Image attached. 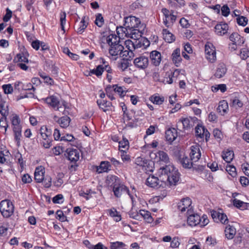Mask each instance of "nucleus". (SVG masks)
Listing matches in <instances>:
<instances>
[{
	"label": "nucleus",
	"instance_id": "nucleus-1",
	"mask_svg": "<svg viewBox=\"0 0 249 249\" xmlns=\"http://www.w3.org/2000/svg\"><path fill=\"white\" fill-rule=\"evenodd\" d=\"M124 25L128 30L129 35L132 38L140 37L142 36L141 21L134 16H129L125 18Z\"/></svg>",
	"mask_w": 249,
	"mask_h": 249
},
{
	"label": "nucleus",
	"instance_id": "nucleus-2",
	"mask_svg": "<svg viewBox=\"0 0 249 249\" xmlns=\"http://www.w3.org/2000/svg\"><path fill=\"white\" fill-rule=\"evenodd\" d=\"M161 174L166 175L170 185H177L179 180V173L176 168L171 164L163 166L160 169Z\"/></svg>",
	"mask_w": 249,
	"mask_h": 249
},
{
	"label": "nucleus",
	"instance_id": "nucleus-3",
	"mask_svg": "<svg viewBox=\"0 0 249 249\" xmlns=\"http://www.w3.org/2000/svg\"><path fill=\"white\" fill-rule=\"evenodd\" d=\"M29 53L24 46H19V52L17 54V58L18 63L17 66L21 69L26 71L28 67L26 66V63L29 62L28 57Z\"/></svg>",
	"mask_w": 249,
	"mask_h": 249
},
{
	"label": "nucleus",
	"instance_id": "nucleus-4",
	"mask_svg": "<svg viewBox=\"0 0 249 249\" xmlns=\"http://www.w3.org/2000/svg\"><path fill=\"white\" fill-rule=\"evenodd\" d=\"M0 212L3 217L8 218L14 212V206L9 200H3L0 202Z\"/></svg>",
	"mask_w": 249,
	"mask_h": 249
},
{
	"label": "nucleus",
	"instance_id": "nucleus-5",
	"mask_svg": "<svg viewBox=\"0 0 249 249\" xmlns=\"http://www.w3.org/2000/svg\"><path fill=\"white\" fill-rule=\"evenodd\" d=\"M192 201L189 197L182 198L178 204V209L182 213L187 214L192 212L193 211L192 206Z\"/></svg>",
	"mask_w": 249,
	"mask_h": 249
},
{
	"label": "nucleus",
	"instance_id": "nucleus-6",
	"mask_svg": "<svg viewBox=\"0 0 249 249\" xmlns=\"http://www.w3.org/2000/svg\"><path fill=\"white\" fill-rule=\"evenodd\" d=\"M205 52L207 59L210 63H214L216 60V50L211 43L208 42L205 46Z\"/></svg>",
	"mask_w": 249,
	"mask_h": 249
},
{
	"label": "nucleus",
	"instance_id": "nucleus-7",
	"mask_svg": "<svg viewBox=\"0 0 249 249\" xmlns=\"http://www.w3.org/2000/svg\"><path fill=\"white\" fill-rule=\"evenodd\" d=\"M238 196L239 199H243L242 196L237 193H234L232 194V197L234 198L232 200L233 205L241 210L249 209V203L245 202L243 201H241L240 199L236 198Z\"/></svg>",
	"mask_w": 249,
	"mask_h": 249
},
{
	"label": "nucleus",
	"instance_id": "nucleus-8",
	"mask_svg": "<svg viewBox=\"0 0 249 249\" xmlns=\"http://www.w3.org/2000/svg\"><path fill=\"white\" fill-rule=\"evenodd\" d=\"M124 47L121 42L111 47H109L108 53L113 59L116 60L119 57V55H121L124 53Z\"/></svg>",
	"mask_w": 249,
	"mask_h": 249
},
{
	"label": "nucleus",
	"instance_id": "nucleus-9",
	"mask_svg": "<svg viewBox=\"0 0 249 249\" xmlns=\"http://www.w3.org/2000/svg\"><path fill=\"white\" fill-rule=\"evenodd\" d=\"M133 63L134 66L138 69L144 70L148 66L149 60L147 57L141 55L134 59Z\"/></svg>",
	"mask_w": 249,
	"mask_h": 249
},
{
	"label": "nucleus",
	"instance_id": "nucleus-10",
	"mask_svg": "<svg viewBox=\"0 0 249 249\" xmlns=\"http://www.w3.org/2000/svg\"><path fill=\"white\" fill-rule=\"evenodd\" d=\"M67 154L69 160L71 162H73L74 163V165H71V168H75V167H77V165L75 163L79 159V151L76 149H68Z\"/></svg>",
	"mask_w": 249,
	"mask_h": 249
},
{
	"label": "nucleus",
	"instance_id": "nucleus-11",
	"mask_svg": "<svg viewBox=\"0 0 249 249\" xmlns=\"http://www.w3.org/2000/svg\"><path fill=\"white\" fill-rule=\"evenodd\" d=\"M190 157L191 161H197L201 157L200 146L198 144L192 145L190 148Z\"/></svg>",
	"mask_w": 249,
	"mask_h": 249
},
{
	"label": "nucleus",
	"instance_id": "nucleus-12",
	"mask_svg": "<svg viewBox=\"0 0 249 249\" xmlns=\"http://www.w3.org/2000/svg\"><path fill=\"white\" fill-rule=\"evenodd\" d=\"M17 87L18 88H17V90H18L19 92H21L19 95L18 96L17 98V100H19L21 99H23L24 98L28 97L27 93L26 91L27 90L30 89L31 85H24L21 82H18V84H17Z\"/></svg>",
	"mask_w": 249,
	"mask_h": 249
},
{
	"label": "nucleus",
	"instance_id": "nucleus-13",
	"mask_svg": "<svg viewBox=\"0 0 249 249\" xmlns=\"http://www.w3.org/2000/svg\"><path fill=\"white\" fill-rule=\"evenodd\" d=\"M186 216H187V222L190 226H196L200 223V216L197 214L194 213L193 211L192 213L187 214Z\"/></svg>",
	"mask_w": 249,
	"mask_h": 249
},
{
	"label": "nucleus",
	"instance_id": "nucleus-14",
	"mask_svg": "<svg viewBox=\"0 0 249 249\" xmlns=\"http://www.w3.org/2000/svg\"><path fill=\"white\" fill-rule=\"evenodd\" d=\"M45 102L57 110L60 111L61 104L58 99L54 96H51L45 99Z\"/></svg>",
	"mask_w": 249,
	"mask_h": 249
},
{
	"label": "nucleus",
	"instance_id": "nucleus-15",
	"mask_svg": "<svg viewBox=\"0 0 249 249\" xmlns=\"http://www.w3.org/2000/svg\"><path fill=\"white\" fill-rule=\"evenodd\" d=\"M104 70H106L108 72H110V71H111L110 67L108 65H105L104 67L100 65H98L96 69L90 70L89 75L95 74L97 77H99L102 75Z\"/></svg>",
	"mask_w": 249,
	"mask_h": 249
},
{
	"label": "nucleus",
	"instance_id": "nucleus-16",
	"mask_svg": "<svg viewBox=\"0 0 249 249\" xmlns=\"http://www.w3.org/2000/svg\"><path fill=\"white\" fill-rule=\"evenodd\" d=\"M230 40L232 42V45L241 46L245 42V39L237 33H233L229 37Z\"/></svg>",
	"mask_w": 249,
	"mask_h": 249
},
{
	"label": "nucleus",
	"instance_id": "nucleus-17",
	"mask_svg": "<svg viewBox=\"0 0 249 249\" xmlns=\"http://www.w3.org/2000/svg\"><path fill=\"white\" fill-rule=\"evenodd\" d=\"M106 183L108 187H121L120 179L114 175L107 176Z\"/></svg>",
	"mask_w": 249,
	"mask_h": 249
},
{
	"label": "nucleus",
	"instance_id": "nucleus-18",
	"mask_svg": "<svg viewBox=\"0 0 249 249\" xmlns=\"http://www.w3.org/2000/svg\"><path fill=\"white\" fill-rule=\"evenodd\" d=\"M228 27L227 24L220 23L215 26V32L217 35L223 36L227 33Z\"/></svg>",
	"mask_w": 249,
	"mask_h": 249
},
{
	"label": "nucleus",
	"instance_id": "nucleus-19",
	"mask_svg": "<svg viewBox=\"0 0 249 249\" xmlns=\"http://www.w3.org/2000/svg\"><path fill=\"white\" fill-rule=\"evenodd\" d=\"M227 71V69L225 64L220 63L217 65L214 76L218 78H220L225 75Z\"/></svg>",
	"mask_w": 249,
	"mask_h": 249
},
{
	"label": "nucleus",
	"instance_id": "nucleus-20",
	"mask_svg": "<svg viewBox=\"0 0 249 249\" xmlns=\"http://www.w3.org/2000/svg\"><path fill=\"white\" fill-rule=\"evenodd\" d=\"M45 169L42 166L36 168L34 176L35 179L37 182H41L44 179Z\"/></svg>",
	"mask_w": 249,
	"mask_h": 249
},
{
	"label": "nucleus",
	"instance_id": "nucleus-21",
	"mask_svg": "<svg viewBox=\"0 0 249 249\" xmlns=\"http://www.w3.org/2000/svg\"><path fill=\"white\" fill-rule=\"evenodd\" d=\"M152 63L156 66H159L161 61L160 53L157 51L151 52L150 55Z\"/></svg>",
	"mask_w": 249,
	"mask_h": 249
},
{
	"label": "nucleus",
	"instance_id": "nucleus-22",
	"mask_svg": "<svg viewBox=\"0 0 249 249\" xmlns=\"http://www.w3.org/2000/svg\"><path fill=\"white\" fill-rule=\"evenodd\" d=\"M172 59L175 65L177 67L179 66L182 60V58L180 56V51L179 48H177L173 51L172 54Z\"/></svg>",
	"mask_w": 249,
	"mask_h": 249
},
{
	"label": "nucleus",
	"instance_id": "nucleus-23",
	"mask_svg": "<svg viewBox=\"0 0 249 249\" xmlns=\"http://www.w3.org/2000/svg\"><path fill=\"white\" fill-rule=\"evenodd\" d=\"M106 42L108 44L109 47L113 46L121 42L120 38L119 36H117L116 35L111 34L107 36Z\"/></svg>",
	"mask_w": 249,
	"mask_h": 249
},
{
	"label": "nucleus",
	"instance_id": "nucleus-24",
	"mask_svg": "<svg viewBox=\"0 0 249 249\" xmlns=\"http://www.w3.org/2000/svg\"><path fill=\"white\" fill-rule=\"evenodd\" d=\"M110 167L111 166L109 161H102L99 166H96V172L98 174L102 173L104 172H107L108 170H110Z\"/></svg>",
	"mask_w": 249,
	"mask_h": 249
},
{
	"label": "nucleus",
	"instance_id": "nucleus-25",
	"mask_svg": "<svg viewBox=\"0 0 249 249\" xmlns=\"http://www.w3.org/2000/svg\"><path fill=\"white\" fill-rule=\"evenodd\" d=\"M178 134L177 130L175 128H169L165 132V137L167 141L172 142L177 137Z\"/></svg>",
	"mask_w": 249,
	"mask_h": 249
},
{
	"label": "nucleus",
	"instance_id": "nucleus-26",
	"mask_svg": "<svg viewBox=\"0 0 249 249\" xmlns=\"http://www.w3.org/2000/svg\"><path fill=\"white\" fill-rule=\"evenodd\" d=\"M217 110L222 115L227 113L229 110V106L226 100H222L219 102Z\"/></svg>",
	"mask_w": 249,
	"mask_h": 249
},
{
	"label": "nucleus",
	"instance_id": "nucleus-27",
	"mask_svg": "<svg viewBox=\"0 0 249 249\" xmlns=\"http://www.w3.org/2000/svg\"><path fill=\"white\" fill-rule=\"evenodd\" d=\"M235 228L231 225L227 226L225 230V236L228 239H232L236 233Z\"/></svg>",
	"mask_w": 249,
	"mask_h": 249
},
{
	"label": "nucleus",
	"instance_id": "nucleus-28",
	"mask_svg": "<svg viewBox=\"0 0 249 249\" xmlns=\"http://www.w3.org/2000/svg\"><path fill=\"white\" fill-rule=\"evenodd\" d=\"M162 35L163 39L167 42L171 43L175 40L174 35L166 29H163Z\"/></svg>",
	"mask_w": 249,
	"mask_h": 249
},
{
	"label": "nucleus",
	"instance_id": "nucleus-29",
	"mask_svg": "<svg viewBox=\"0 0 249 249\" xmlns=\"http://www.w3.org/2000/svg\"><path fill=\"white\" fill-rule=\"evenodd\" d=\"M146 185L149 187H157L159 185V180L153 175L149 176L146 179Z\"/></svg>",
	"mask_w": 249,
	"mask_h": 249
},
{
	"label": "nucleus",
	"instance_id": "nucleus-30",
	"mask_svg": "<svg viewBox=\"0 0 249 249\" xmlns=\"http://www.w3.org/2000/svg\"><path fill=\"white\" fill-rule=\"evenodd\" d=\"M180 163L182 165V166L185 168L190 169L193 166V162L194 161L190 160L187 157L183 156L182 158H180L179 160Z\"/></svg>",
	"mask_w": 249,
	"mask_h": 249
},
{
	"label": "nucleus",
	"instance_id": "nucleus-31",
	"mask_svg": "<svg viewBox=\"0 0 249 249\" xmlns=\"http://www.w3.org/2000/svg\"><path fill=\"white\" fill-rule=\"evenodd\" d=\"M0 113L4 117L8 114V106L5 102L2 99V95L0 93Z\"/></svg>",
	"mask_w": 249,
	"mask_h": 249
},
{
	"label": "nucleus",
	"instance_id": "nucleus-32",
	"mask_svg": "<svg viewBox=\"0 0 249 249\" xmlns=\"http://www.w3.org/2000/svg\"><path fill=\"white\" fill-rule=\"evenodd\" d=\"M40 134L44 140H47L51 137L52 131L45 126H42L40 129Z\"/></svg>",
	"mask_w": 249,
	"mask_h": 249
},
{
	"label": "nucleus",
	"instance_id": "nucleus-33",
	"mask_svg": "<svg viewBox=\"0 0 249 249\" xmlns=\"http://www.w3.org/2000/svg\"><path fill=\"white\" fill-rule=\"evenodd\" d=\"M193 122L189 118H184L178 121V126L182 125L183 128L184 129H188L193 127Z\"/></svg>",
	"mask_w": 249,
	"mask_h": 249
},
{
	"label": "nucleus",
	"instance_id": "nucleus-34",
	"mask_svg": "<svg viewBox=\"0 0 249 249\" xmlns=\"http://www.w3.org/2000/svg\"><path fill=\"white\" fill-rule=\"evenodd\" d=\"M85 17H84L81 22L75 27V31L79 34H82L87 27V24L85 22Z\"/></svg>",
	"mask_w": 249,
	"mask_h": 249
},
{
	"label": "nucleus",
	"instance_id": "nucleus-35",
	"mask_svg": "<svg viewBox=\"0 0 249 249\" xmlns=\"http://www.w3.org/2000/svg\"><path fill=\"white\" fill-rule=\"evenodd\" d=\"M142 216L143 219L148 223H151L153 222V219L151 215V213L145 210H140V217Z\"/></svg>",
	"mask_w": 249,
	"mask_h": 249
},
{
	"label": "nucleus",
	"instance_id": "nucleus-36",
	"mask_svg": "<svg viewBox=\"0 0 249 249\" xmlns=\"http://www.w3.org/2000/svg\"><path fill=\"white\" fill-rule=\"evenodd\" d=\"M71 119L67 116L62 117L59 119H58V121H57V122L62 128L67 127L69 125Z\"/></svg>",
	"mask_w": 249,
	"mask_h": 249
},
{
	"label": "nucleus",
	"instance_id": "nucleus-37",
	"mask_svg": "<svg viewBox=\"0 0 249 249\" xmlns=\"http://www.w3.org/2000/svg\"><path fill=\"white\" fill-rule=\"evenodd\" d=\"M108 214L110 216L113 218L116 222H119L121 220V216L114 208H112L107 210Z\"/></svg>",
	"mask_w": 249,
	"mask_h": 249
},
{
	"label": "nucleus",
	"instance_id": "nucleus-38",
	"mask_svg": "<svg viewBox=\"0 0 249 249\" xmlns=\"http://www.w3.org/2000/svg\"><path fill=\"white\" fill-rule=\"evenodd\" d=\"M96 193L95 191H92L91 189L81 190L79 191V195L85 197L87 200L89 199L92 197L93 194Z\"/></svg>",
	"mask_w": 249,
	"mask_h": 249
},
{
	"label": "nucleus",
	"instance_id": "nucleus-39",
	"mask_svg": "<svg viewBox=\"0 0 249 249\" xmlns=\"http://www.w3.org/2000/svg\"><path fill=\"white\" fill-rule=\"evenodd\" d=\"M97 103L99 107L105 112L108 110L107 108L110 107L111 105V103L110 102L104 100H98L97 101Z\"/></svg>",
	"mask_w": 249,
	"mask_h": 249
},
{
	"label": "nucleus",
	"instance_id": "nucleus-40",
	"mask_svg": "<svg viewBox=\"0 0 249 249\" xmlns=\"http://www.w3.org/2000/svg\"><path fill=\"white\" fill-rule=\"evenodd\" d=\"M113 191L114 195L117 197H120L123 194L129 195L128 188H113Z\"/></svg>",
	"mask_w": 249,
	"mask_h": 249
},
{
	"label": "nucleus",
	"instance_id": "nucleus-41",
	"mask_svg": "<svg viewBox=\"0 0 249 249\" xmlns=\"http://www.w3.org/2000/svg\"><path fill=\"white\" fill-rule=\"evenodd\" d=\"M234 154L233 151H229L223 152L222 157L223 159L228 163H230L233 158Z\"/></svg>",
	"mask_w": 249,
	"mask_h": 249
},
{
	"label": "nucleus",
	"instance_id": "nucleus-42",
	"mask_svg": "<svg viewBox=\"0 0 249 249\" xmlns=\"http://www.w3.org/2000/svg\"><path fill=\"white\" fill-rule=\"evenodd\" d=\"M156 157L159 158L160 161L167 163L169 161V157L168 155L164 152L160 151L156 155Z\"/></svg>",
	"mask_w": 249,
	"mask_h": 249
},
{
	"label": "nucleus",
	"instance_id": "nucleus-43",
	"mask_svg": "<svg viewBox=\"0 0 249 249\" xmlns=\"http://www.w3.org/2000/svg\"><path fill=\"white\" fill-rule=\"evenodd\" d=\"M231 102L232 106L237 108L238 107H241L243 106V104L241 100L238 97H234L231 99Z\"/></svg>",
	"mask_w": 249,
	"mask_h": 249
},
{
	"label": "nucleus",
	"instance_id": "nucleus-44",
	"mask_svg": "<svg viewBox=\"0 0 249 249\" xmlns=\"http://www.w3.org/2000/svg\"><path fill=\"white\" fill-rule=\"evenodd\" d=\"M150 100L154 104L161 105L164 102V99L163 97H161L158 95H154L150 97Z\"/></svg>",
	"mask_w": 249,
	"mask_h": 249
},
{
	"label": "nucleus",
	"instance_id": "nucleus-45",
	"mask_svg": "<svg viewBox=\"0 0 249 249\" xmlns=\"http://www.w3.org/2000/svg\"><path fill=\"white\" fill-rule=\"evenodd\" d=\"M126 245L122 242H115L111 243L110 248L111 249H125Z\"/></svg>",
	"mask_w": 249,
	"mask_h": 249
},
{
	"label": "nucleus",
	"instance_id": "nucleus-46",
	"mask_svg": "<svg viewBox=\"0 0 249 249\" xmlns=\"http://www.w3.org/2000/svg\"><path fill=\"white\" fill-rule=\"evenodd\" d=\"M206 128L202 125H197L196 127V135L200 138L204 137V134Z\"/></svg>",
	"mask_w": 249,
	"mask_h": 249
},
{
	"label": "nucleus",
	"instance_id": "nucleus-47",
	"mask_svg": "<svg viewBox=\"0 0 249 249\" xmlns=\"http://www.w3.org/2000/svg\"><path fill=\"white\" fill-rule=\"evenodd\" d=\"M226 170L232 177L234 178L237 175L236 168L233 165H227Z\"/></svg>",
	"mask_w": 249,
	"mask_h": 249
},
{
	"label": "nucleus",
	"instance_id": "nucleus-48",
	"mask_svg": "<svg viewBox=\"0 0 249 249\" xmlns=\"http://www.w3.org/2000/svg\"><path fill=\"white\" fill-rule=\"evenodd\" d=\"M237 22L239 25L245 26L248 23V18L244 16H239L237 19Z\"/></svg>",
	"mask_w": 249,
	"mask_h": 249
},
{
	"label": "nucleus",
	"instance_id": "nucleus-49",
	"mask_svg": "<svg viewBox=\"0 0 249 249\" xmlns=\"http://www.w3.org/2000/svg\"><path fill=\"white\" fill-rule=\"evenodd\" d=\"M104 20L102 15L101 14H98L96 16V19L95 21V23L98 27H102L104 24Z\"/></svg>",
	"mask_w": 249,
	"mask_h": 249
},
{
	"label": "nucleus",
	"instance_id": "nucleus-50",
	"mask_svg": "<svg viewBox=\"0 0 249 249\" xmlns=\"http://www.w3.org/2000/svg\"><path fill=\"white\" fill-rule=\"evenodd\" d=\"M66 14L65 12H62L60 13V24L61 29L65 32L64 25L66 24Z\"/></svg>",
	"mask_w": 249,
	"mask_h": 249
},
{
	"label": "nucleus",
	"instance_id": "nucleus-51",
	"mask_svg": "<svg viewBox=\"0 0 249 249\" xmlns=\"http://www.w3.org/2000/svg\"><path fill=\"white\" fill-rule=\"evenodd\" d=\"M64 197L62 194H58L53 198V202L55 204H60L64 202Z\"/></svg>",
	"mask_w": 249,
	"mask_h": 249
},
{
	"label": "nucleus",
	"instance_id": "nucleus-52",
	"mask_svg": "<svg viewBox=\"0 0 249 249\" xmlns=\"http://www.w3.org/2000/svg\"><path fill=\"white\" fill-rule=\"evenodd\" d=\"M111 88L113 89L114 92H117L120 96H124V95L125 91L124 90L123 87L114 85L111 87Z\"/></svg>",
	"mask_w": 249,
	"mask_h": 249
},
{
	"label": "nucleus",
	"instance_id": "nucleus-53",
	"mask_svg": "<svg viewBox=\"0 0 249 249\" xmlns=\"http://www.w3.org/2000/svg\"><path fill=\"white\" fill-rule=\"evenodd\" d=\"M125 44L129 51L131 53H132L133 50H135V45L134 44V41L128 39L125 41Z\"/></svg>",
	"mask_w": 249,
	"mask_h": 249
},
{
	"label": "nucleus",
	"instance_id": "nucleus-54",
	"mask_svg": "<svg viewBox=\"0 0 249 249\" xmlns=\"http://www.w3.org/2000/svg\"><path fill=\"white\" fill-rule=\"evenodd\" d=\"M129 145V142L128 140L124 138H123V139L122 141L119 142V149L122 150L121 148L127 149Z\"/></svg>",
	"mask_w": 249,
	"mask_h": 249
},
{
	"label": "nucleus",
	"instance_id": "nucleus-55",
	"mask_svg": "<svg viewBox=\"0 0 249 249\" xmlns=\"http://www.w3.org/2000/svg\"><path fill=\"white\" fill-rule=\"evenodd\" d=\"M2 87L5 94H10L13 91V88L11 84L3 85Z\"/></svg>",
	"mask_w": 249,
	"mask_h": 249
},
{
	"label": "nucleus",
	"instance_id": "nucleus-56",
	"mask_svg": "<svg viewBox=\"0 0 249 249\" xmlns=\"http://www.w3.org/2000/svg\"><path fill=\"white\" fill-rule=\"evenodd\" d=\"M17 158H18V162L20 164L21 172L24 168L25 163L22 158L21 154L18 152H17Z\"/></svg>",
	"mask_w": 249,
	"mask_h": 249
},
{
	"label": "nucleus",
	"instance_id": "nucleus-57",
	"mask_svg": "<svg viewBox=\"0 0 249 249\" xmlns=\"http://www.w3.org/2000/svg\"><path fill=\"white\" fill-rule=\"evenodd\" d=\"M220 221L223 224H226L228 221V219L227 215L223 213H220L218 218V222Z\"/></svg>",
	"mask_w": 249,
	"mask_h": 249
},
{
	"label": "nucleus",
	"instance_id": "nucleus-58",
	"mask_svg": "<svg viewBox=\"0 0 249 249\" xmlns=\"http://www.w3.org/2000/svg\"><path fill=\"white\" fill-rule=\"evenodd\" d=\"M120 30H121L122 33H124V34H125L126 36L130 37V35H129V30L126 29V27L124 26V27L121 26L120 27H117L116 29V31L118 35H120Z\"/></svg>",
	"mask_w": 249,
	"mask_h": 249
},
{
	"label": "nucleus",
	"instance_id": "nucleus-59",
	"mask_svg": "<svg viewBox=\"0 0 249 249\" xmlns=\"http://www.w3.org/2000/svg\"><path fill=\"white\" fill-rule=\"evenodd\" d=\"M240 56L243 59H246L249 56V51L247 48H243L241 50Z\"/></svg>",
	"mask_w": 249,
	"mask_h": 249
},
{
	"label": "nucleus",
	"instance_id": "nucleus-60",
	"mask_svg": "<svg viewBox=\"0 0 249 249\" xmlns=\"http://www.w3.org/2000/svg\"><path fill=\"white\" fill-rule=\"evenodd\" d=\"M74 139L73 135L71 134H67L65 136H63L61 137L60 141H67V142H71Z\"/></svg>",
	"mask_w": 249,
	"mask_h": 249
},
{
	"label": "nucleus",
	"instance_id": "nucleus-61",
	"mask_svg": "<svg viewBox=\"0 0 249 249\" xmlns=\"http://www.w3.org/2000/svg\"><path fill=\"white\" fill-rule=\"evenodd\" d=\"M121 152V158L123 161H129L130 160V156L126 154L125 150H120Z\"/></svg>",
	"mask_w": 249,
	"mask_h": 249
},
{
	"label": "nucleus",
	"instance_id": "nucleus-62",
	"mask_svg": "<svg viewBox=\"0 0 249 249\" xmlns=\"http://www.w3.org/2000/svg\"><path fill=\"white\" fill-rule=\"evenodd\" d=\"M52 139L49 138L47 140H44L42 142V144L44 148H49L52 145Z\"/></svg>",
	"mask_w": 249,
	"mask_h": 249
},
{
	"label": "nucleus",
	"instance_id": "nucleus-63",
	"mask_svg": "<svg viewBox=\"0 0 249 249\" xmlns=\"http://www.w3.org/2000/svg\"><path fill=\"white\" fill-rule=\"evenodd\" d=\"M230 9L227 5H224L221 8L222 15L224 17H227L230 14Z\"/></svg>",
	"mask_w": 249,
	"mask_h": 249
},
{
	"label": "nucleus",
	"instance_id": "nucleus-64",
	"mask_svg": "<svg viewBox=\"0 0 249 249\" xmlns=\"http://www.w3.org/2000/svg\"><path fill=\"white\" fill-rule=\"evenodd\" d=\"M12 11L7 8L6 9V13L3 18V20L4 22L8 21L12 17Z\"/></svg>",
	"mask_w": 249,
	"mask_h": 249
}]
</instances>
